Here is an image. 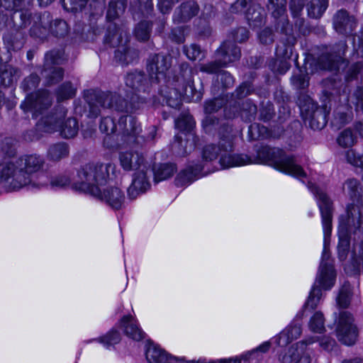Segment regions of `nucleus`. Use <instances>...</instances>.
I'll list each match as a JSON object with an SVG mask.
<instances>
[{
    "instance_id": "obj_1",
    "label": "nucleus",
    "mask_w": 363,
    "mask_h": 363,
    "mask_svg": "<svg viewBox=\"0 0 363 363\" xmlns=\"http://www.w3.org/2000/svg\"><path fill=\"white\" fill-rule=\"evenodd\" d=\"M150 78L147 79L143 72L128 73L125 77V84L138 94H148L150 91ZM84 99L89 106L90 117L96 118L101 109L108 108L118 112L132 113L140 108V104L146 101V97L138 95L133 96L131 103L127 101L116 92H104L88 90L84 93Z\"/></svg>"
},
{
    "instance_id": "obj_2",
    "label": "nucleus",
    "mask_w": 363,
    "mask_h": 363,
    "mask_svg": "<svg viewBox=\"0 0 363 363\" xmlns=\"http://www.w3.org/2000/svg\"><path fill=\"white\" fill-rule=\"evenodd\" d=\"M308 187L318 200V206L322 217L325 245L327 238L330 235L332 230L333 202L323 190L316 187L313 184L309 183ZM328 259L329 255L325 246L322 261L320 265V273L316 279V281L319 284V286H321L325 290L330 289L334 285L335 280V272L333 264L328 262Z\"/></svg>"
},
{
    "instance_id": "obj_3",
    "label": "nucleus",
    "mask_w": 363,
    "mask_h": 363,
    "mask_svg": "<svg viewBox=\"0 0 363 363\" xmlns=\"http://www.w3.org/2000/svg\"><path fill=\"white\" fill-rule=\"evenodd\" d=\"M231 128L223 125L219 130L220 135L219 145H206L203 150V158L206 161H212L220 154V163L223 168L245 165L249 162V158L245 155H230L233 150V138L230 134Z\"/></svg>"
},
{
    "instance_id": "obj_4",
    "label": "nucleus",
    "mask_w": 363,
    "mask_h": 363,
    "mask_svg": "<svg viewBox=\"0 0 363 363\" xmlns=\"http://www.w3.org/2000/svg\"><path fill=\"white\" fill-rule=\"evenodd\" d=\"M113 170L115 166L111 163H89L82 167L77 172L72 186L74 189L98 195L99 185L104 184L109 176V169Z\"/></svg>"
},
{
    "instance_id": "obj_5",
    "label": "nucleus",
    "mask_w": 363,
    "mask_h": 363,
    "mask_svg": "<svg viewBox=\"0 0 363 363\" xmlns=\"http://www.w3.org/2000/svg\"><path fill=\"white\" fill-rule=\"evenodd\" d=\"M249 158L248 164L267 163L277 170L296 177H305L306 174L302 167L296 164L292 156L286 155L281 150L268 146L262 147L257 152V157ZM246 165V164H245Z\"/></svg>"
},
{
    "instance_id": "obj_6",
    "label": "nucleus",
    "mask_w": 363,
    "mask_h": 363,
    "mask_svg": "<svg viewBox=\"0 0 363 363\" xmlns=\"http://www.w3.org/2000/svg\"><path fill=\"white\" fill-rule=\"evenodd\" d=\"M67 116V109L60 106L55 112L43 116L37 123L38 129L45 133L60 131L61 135L65 138H72L77 135L79 126L74 118H65Z\"/></svg>"
},
{
    "instance_id": "obj_7",
    "label": "nucleus",
    "mask_w": 363,
    "mask_h": 363,
    "mask_svg": "<svg viewBox=\"0 0 363 363\" xmlns=\"http://www.w3.org/2000/svg\"><path fill=\"white\" fill-rule=\"evenodd\" d=\"M142 129L135 118L130 115L121 116L118 120V133L128 145H142L146 141L154 140L156 135L155 126H151L147 134L140 135Z\"/></svg>"
},
{
    "instance_id": "obj_8",
    "label": "nucleus",
    "mask_w": 363,
    "mask_h": 363,
    "mask_svg": "<svg viewBox=\"0 0 363 363\" xmlns=\"http://www.w3.org/2000/svg\"><path fill=\"white\" fill-rule=\"evenodd\" d=\"M217 59L214 61L202 64L199 70L209 74H216L230 63L238 60L241 57V51L238 46L229 40H225L216 50Z\"/></svg>"
},
{
    "instance_id": "obj_9",
    "label": "nucleus",
    "mask_w": 363,
    "mask_h": 363,
    "mask_svg": "<svg viewBox=\"0 0 363 363\" xmlns=\"http://www.w3.org/2000/svg\"><path fill=\"white\" fill-rule=\"evenodd\" d=\"M172 65L170 55L162 53L152 54L147 60L146 69L152 83L166 82L167 72Z\"/></svg>"
},
{
    "instance_id": "obj_10",
    "label": "nucleus",
    "mask_w": 363,
    "mask_h": 363,
    "mask_svg": "<svg viewBox=\"0 0 363 363\" xmlns=\"http://www.w3.org/2000/svg\"><path fill=\"white\" fill-rule=\"evenodd\" d=\"M62 57L58 51H50L45 56L44 68L42 71L43 77L45 79V84L51 86L58 83L63 78L64 70L62 68L55 67L60 64Z\"/></svg>"
},
{
    "instance_id": "obj_11",
    "label": "nucleus",
    "mask_w": 363,
    "mask_h": 363,
    "mask_svg": "<svg viewBox=\"0 0 363 363\" xmlns=\"http://www.w3.org/2000/svg\"><path fill=\"white\" fill-rule=\"evenodd\" d=\"M22 174H18L16 179L21 184L28 185L31 182V176L40 171L45 163L44 159L38 155L32 154L21 157L18 160Z\"/></svg>"
},
{
    "instance_id": "obj_12",
    "label": "nucleus",
    "mask_w": 363,
    "mask_h": 363,
    "mask_svg": "<svg viewBox=\"0 0 363 363\" xmlns=\"http://www.w3.org/2000/svg\"><path fill=\"white\" fill-rule=\"evenodd\" d=\"M347 48L344 41L336 43L330 52L323 53L318 58V65L323 69L337 71L344 63V55Z\"/></svg>"
},
{
    "instance_id": "obj_13",
    "label": "nucleus",
    "mask_w": 363,
    "mask_h": 363,
    "mask_svg": "<svg viewBox=\"0 0 363 363\" xmlns=\"http://www.w3.org/2000/svg\"><path fill=\"white\" fill-rule=\"evenodd\" d=\"M336 333L342 343L349 346L355 343L357 331L356 326L353 325V317L350 312L342 311L340 313Z\"/></svg>"
},
{
    "instance_id": "obj_14",
    "label": "nucleus",
    "mask_w": 363,
    "mask_h": 363,
    "mask_svg": "<svg viewBox=\"0 0 363 363\" xmlns=\"http://www.w3.org/2000/svg\"><path fill=\"white\" fill-rule=\"evenodd\" d=\"M52 104L50 96L47 91H38L28 95L21 107L24 111H30L33 116H37L45 109L48 108Z\"/></svg>"
},
{
    "instance_id": "obj_15",
    "label": "nucleus",
    "mask_w": 363,
    "mask_h": 363,
    "mask_svg": "<svg viewBox=\"0 0 363 363\" xmlns=\"http://www.w3.org/2000/svg\"><path fill=\"white\" fill-rule=\"evenodd\" d=\"M315 342L313 337L307 340L301 341L293 345L287 353L279 356V359L283 363H311L310 354L308 352L307 346Z\"/></svg>"
},
{
    "instance_id": "obj_16",
    "label": "nucleus",
    "mask_w": 363,
    "mask_h": 363,
    "mask_svg": "<svg viewBox=\"0 0 363 363\" xmlns=\"http://www.w3.org/2000/svg\"><path fill=\"white\" fill-rule=\"evenodd\" d=\"M299 106L304 119L308 121L312 129L319 130L326 125L327 116L323 108L317 107L314 104H309L308 108L301 104Z\"/></svg>"
},
{
    "instance_id": "obj_17",
    "label": "nucleus",
    "mask_w": 363,
    "mask_h": 363,
    "mask_svg": "<svg viewBox=\"0 0 363 363\" xmlns=\"http://www.w3.org/2000/svg\"><path fill=\"white\" fill-rule=\"evenodd\" d=\"M333 23L337 33L345 35L351 33L357 26L355 18L345 9H340L334 14Z\"/></svg>"
},
{
    "instance_id": "obj_18",
    "label": "nucleus",
    "mask_w": 363,
    "mask_h": 363,
    "mask_svg": "<svg viewBox=\"0 0 363 363\" xmlns=\"http://www.w3.org/2000/svg\"><path fill=\"white\" fill-rule=\"evenodd\" d=\"M199 6L196 1H184L174 10L173 22L177 24L187 23L199 13Z\"/></svg>"
},
{
    "instance_id": "obj_19",
    "label": "nucleus",
    "mask_w": 363,
    "mask_h": 363,
    "mask_svg": "<svg viewBox=\"0 0 363 363\" xmlns=\"http://www.w3.org/2000/svg\"><path fill=\"white\" fill-rule=\"evenodd\" d=\"M22 174L21 169L19 168L18 160L15 162H4L0 164V183L6 182L13 189H20L26 184H21L16 179L18 174Z\"/></svg>"
},
{
    "instance_id": "obj_20",
    "label": "nucleus",
    "mask_w": 363,
    "mask_h": 363,
    "mask_svg": "<svg viewBox=\"0 0 363 363\" xmlns=\"http://www.w3.org/2000/svg\"><path fill=\"white\" fill-rule=\"evenodd\" d=\"M147 168L146 166L134 174L131 185L128 189V196L130 199H136L140 194L146 191L150 187L147 177Z\"/></svg>"
},
{
    "instance_id": "obj_21",
    "label": "nucleus",
    "mask_w": 363,
    "mask_h": 363,
    "mask_svg": "<svg viewBox=\"0 0 363 363\" xmlns=\"http://www.w3.org/2000/svg\"><path fill=\"white\" fill-rule=\"evenodd\" d=\"M93 196L105 202L110 207L113 209H120L125 200V196L122 191L116 186H109L105 189L103 192L99 189L98 195H93Z\"/></svg>"
},
{
    "instance_id": "obj_22",
    "label": "nucleus",
    "mask_w": 363,
    "mask_h": 363,
    "mask_svg": "<svg viewBox=\"0 0 363 363\" xmlns=\"http://www.w3.org/2000/svg\"><path fill=\"white\" fill-rule=\"evenodd\" d=\"M120 164L125 171L139 170L146 166L144 157L138 152L127 151L119 155Z\"/></svg>"
},
{
    "instance_id": "obj_23",
    "label": "nucleus",
    "mask_w": 363,
    "mask_h": 363,
    "mask_svg": "<svg viewBox=\"0 0 363 363\" xmlns=\"http://www.w3.org/2000/svg\"><path fill=\"white\" fill-rule=\"evenodd\" d=\"M146 359L150 363H184L183 359L168 356L163 350L153 344H150L146 350Z\"/></svg>"
},
{
    "instance_id": "obj_24",
    "label": "nucleus",
    "mask_w": 363,
    "mask_h": 363,
    "mask_svg": "<svg viewBox=\"0 0 363 363\" xmlns=\"http://www.w3.org/2000/svg\"><path fill=\"white\" fill-rule=\"evenodd\" d=\"M128 40V33L125 30L117 26L116 24H110L104 38V43L111 47L115 48L123 45Z\"/></svg>"
},
{
    "instance_id": "obj_25",
    "label": "nucleus",
    "mask_w": 363,
    "mask_h": 363,
    "mask_svg": "<svg viewBox=\"0 0 363 363\" xmlns=\"http://www.w3.org/2000/svg\"><path fill=\"white\" fill-rule=\"evenodd\" d=\"M121 325L128 337L136 341L144 338V332L137 325L132 315L123 316L121 320Z\"/></svg>"
},
{
    "instance_id": "obj_26",
    "label": "nucleus",
    "mask_w": 363,
    "mask_h": 363,
    "mask_svg": "<svg viewBox=\"0 0 363 363\" xmlns=\"http://www.w3.org/2000/svg\"><path fill=\"white\" fill-rule=\"evenodd\" d=\"M202 169L201 165L196 164L181 171L175 179L176 185L183 186L191 184L200 176Z\"/></svg>"
},
{
    "instance_id": "obj_27",
    "label": "nucleus",
    "mask_w": 363,
    "mask_h": 363,
    "mask_svg": "<svg viewBox=\"0 0 363 363\" xmlns=\"http://www.w3.org/2000/svg\"><path fill=\"white\" fill-rule=\"evenodd\" d=\"M138 50L127 46L121 45L115 51V59L121 65H128L138 60Z\"/></svg>"
},
{
    "instance_id": "obj_28",
    "label": "nucleus",
    "mask_w": 363,
    "mask_h": 363,
    "mask_svg": "<svg viewBox=\"0 0 363 363\" xmlns=\"http://www.w3.org/2000/svg\"><path fill=\"white\" fill-rule=\"evenodd\" d=\"M245 16L250 26L260 27L264 22L265 11L259 5L252 4L247 9Z\"/></svg>"
},
{
    "instance_id": "obj_29",
    "label": "nucleus",
    "mask_w": 363,
    "mask_h": 363,
    "mask_svg": "<svg viewBox=\"0 0 363 363\" xmlns=\"http://www.w3.org/2000/svg\"><path fill=\"white\" fill-rule=\"evenodd\" d=\"M160 94L163 97V101L173 108H179L182 106V94L177 88L164 87L160 90Z\"/></svg>"
},
{
    "instance_id": "obj_30",
    "label": "nucleus",
    "mask_w": 363,
    "mask_h": 363,
    "mask_svg": "<svg viewBox=\"0 0 363 363\" xmlns=\"http://www.w3.org/2000/svg\"><path fill=\"white\" fill-rule=\"evenodd\" d=\"M301 334V325L293 323L279 334L277 343L279 346L286 345L294 339L298 338Z\"/></svg>"
},
{
    "instance_id": "obj_31",
    "label": "nucleus",
    "mask_w": 363,
    "mask_h": 363,
    "mask_svg": "<svg viewBox=\"0 0 363 363\" xmlns=\"http://www.w3.org/2000/svg\"><path fill=\"white\" fill-rule=\"evenodd\" d=\"M69 153V146L65 143H57L50 146L48 150V160L58 162L68 157Z\"/></svg>"
},
{
    "instance_id": "obj_32",
    "label": "nucleus",
    "mask_w": 363,
    "mask_h": 363,
    "mask_svg": "<svg viewBox=\"0 0 363 363\" xmlns=\"http://www.w3.org/2000/svg\"><path fill=\"white\" fill-rule=\"evenodd\" d=\"M328 6V0H311L307 4L308 15L313 18H320Z\"/></svg>"
},
{
    "instance_id": "obj_33",
    "label": "nucleus",
    "mask_w": 363,
    "mask_h": 363,
    "mask_svg": "<svg viewBox=\"0 0 363 363\" xmlns=\"http://www.w3.org/2000/svg\"><path fill=\"white\" fill-rule=\"evenodd\" d=\"M153 170L155 181L158 182L172 177L177 170V167L174 164L164 163L155 167Z\"/></svg>"
},
{
    "instance_id": "obj_34",
    "label": "nucleus",
    "mask_w": 363,
    "mask_h": 363,
    "mask_svg": "<svg viewBox=\"0 0 363 363\" xmlns=\"http://www.w3.org/2000/svg\"><path fill=\"white\" fill-rule=\"evenodd\" d=\"M24 0H0V29L6 26L7 21L6 11L12 5L20 9L24 7Z\"/></svg>"
},
{
    "instance_id": "obj_35",
    "label": "nucleus",
    "mask_w": 363,
    "mask_h": 363,
    "mask_svg": "<svg viewBox=\"0 0 363 363\" xmlns=\"http://www.w3.org/2000/svg\"><path fill=\"white\" fill-rule=\"evenodd\" d=\"M20 77V70L11 65L4 66V69L1 71L0 77L2 83L9 86L17 81Z\"/></svg>"
},
{
    "instance_id": "obj_36",
    "label": "nucleus",
    "mask_w": 363,
    "mask_h": 363,
    "mask_svg": "<svg viewBox=\"0 0 363 363\" xmlns=\"http://www.w3.org/2000/svg\"><path fill=\"white\" fill-rule=\"evenodd\" d=\"M343 191L347 194L351 199L358 200L360 196L361 187L359 181L356 179H348L343 185Z\"/></svg>"
},
{
    "instance_id": "obj_37",
    "label": "nucleus",
    "mask_w": 363,
    "mask_h": 363,
    "mask_svg": "<svg viewBox=\"0 0 363 363\" xmlns=\"http://www.w3.org/2000/svg\"><path fill=\"white\" fill-rule=\"evenodd\" d=\"M126 7L125 0L111 1L108 4L106 17L108 20H114L121 15Z\"/></svg>"
},
{
    "instance_id": "obj_38",
    "label": "nucleus",
    "mask_w": 363,
    "mask_h": 363,
    "mask_svg": "<svg viewBox=\"0 0 363 363\" xmlns=\"http://www.w3.org/2000/svg\"><path fill=\"white\" fill-rule=\"evenodd\" d=\"M152 30V24L149 21H140L135 27L134 35L136 39L141 42L149 40Z\"/></svg>"
},
{
    "instance_id": "obj_39",
    "label": "nucleus",
    "mask_w": 363,
    "mask_h": 363,
    "mask_svg": "<svg viewBox=\"0 0 363 363\" xmlns=\"http://www.w3.org/2000/svg\"><path fill=\"white\" fill-rule=\"evenodd\" d=\"M257 112V108L250 100L242 102L240 106V114L246 121H252L255 118Z\"/></svg>"
},
{
    "instance_id": "obj_40",
    "label": "nucleus",
    "mask_w": 363,
    "mask_h": 363,
    "mask_svg": "<svg viewBox=\"0 0 363 363\" xmlns=\"http://www.w3.org/2000/svg\"><path fill=\"white\" fill-rule=\"evenodd\" d=\"M50 33L56 37H64L68 33V26L62 19H55L50 25Z\"/></svg>"
},
{
    "instance_id": "obj_41",
    "label": "nucleus",
    "mask_w": 363,
    "mask_h": 363,
    "mask_svg": "<svg viewBox=\"0 0 363 363\" xmlns=\"http://www.w3.org/2000/svg\"><path fill=\"white\" fill-rule=\"evenodd\" d=\"M135 13H141L143 16L148 15L153 9L152 0H135L131 4Z\"/></svg>"
},
{
    "instance_id": "obj_42",
    "label": "nucleus",
    "mask_w": 363,
    "mask_h": 363,
    "mask_svg": "<svg viewBox=\"0 0 363 363\" xmlns=\"http://www.w3.org/2000/svg\"><path fill=\"white\" fill-rule=\"evenodd\" d=\"M325 318L320 311H317L311 317L309 322L310 329L317 333H322L325 330Z\"/></svg>"
},
{
    "instance_id": "obj_43",
    "label": "nucleus",
    "mask_w": 363,
    "mask_h": 363,
    "mask_svg": "<svg viewBox=\"0 0 363 363\" xmlns=\"http://www.w3.org/2000/svg\"><path fill=\"white\" fill-rule=\"evenodd\" d=\"M195 125V121L192 116L182 114L175 121V126L182 131H191Z\"/></svg>"
},
{
    "instance_id": "obj_44",
    "label": "nucleus",
    "mask_w": 363,
    "mask_h": 363,
    "mask_svg": "<svg viewBox=\"0 0 363 363\" xmlns=\"http://www.w3.org/2000/svg\"><path fill=\"white\" fill-rule=\"evenodd\" d=\"M186 140L182 139V138L178 135H175L174 140L172 143V150L174 154L184 157L188 154Z\"/></svg>"
},
{
    "instance_id": "obj_45",
    "label": "nucleus",
    "mask_w": 363,
    "mask_h": 363,
    "mask_svg": "<svg viewBox=\"0 0 363 363\" xmlns=\"http://www.w3.org/2000/svg\"><path fill=\"white\" fill-rule=\"evenodd\" d=\"M321 296L322 292L320 288L318 286H314L310 292L306 303L304 304V308H311L312 310L315 309L320 301Z\"/></svg>"
},
{
    "instance_id": "obj_46",
    "label": "nucleus",
    "mask_w": 363,
    "mask_h": 363,
    "mask_svg": "<svg viewBox=\"0 0 363 363\" xmlns=\"http://www.w3.org/2000/svg\"><path fill=\"white\" fill-rule=\"evenodd\" d=\"M337 143L342 147L352 146L355 143V137L349 128L342 130L337 137Z\"/></svg>"
},
{
    "instance_id": "obj_47",
    "label": "nucleus",
    "mask_w": 363,
    "mask_h": 363,
    "mask_svg": "<svg viewBox=\"0 0 363 363\" xmlns=\"http://www.w3.org/2000/svg\"><path fill=\"white\" fill-rule=\"evenodd\" d=\"M248 38L249 31L247 28L245 27H240L233 30L228 36V39L226 40H229L235 45V42L242 43L247 40Z\"/></svg>"
},
{
    "instance_id": "obj_48",
    "label": "nucleus",
    "mask_w": 363,
    "mask_h": 363,
    "mask_svg": "<svg viewBox=\"0 0 363 363\" xmlns=\"http://www.w3.org/2000/svg\"><path fill=\"white\" fill-rule=\"evenodd\" d=\"M268 9L272 11L274 17L278 18L284 15L286 10V0H269Z\"/></svg>"
},
{
    "instance_id": "obj_49",
    "label": "nucleus",
    "mask_w": 363,
    "mask_h": 363,
    "mask_svg": "<svg viewBox=\"0 0 363 363\" xmlns=\"http://www.w3.org/2000/svg\"><path fill=\"white\" fill-rule=\"evenodd\" d=\"M76 89L73 87L71 82H67L62 84L57 89V97L59 100H65L74 96Z\"/></svg>"
},
{
    "instance_id": "obj_50",
    "label": "nucleus",
    "mask_w": 363,
    "mask_h": 363,
    "mask_svg": "<svg viewBox=\"0 0 363 363\" xmlns=\"http://www.w3.org/2000/svg\"><path fill=\"white\" fill-rule=\"evenodd\" d=\"M226 104V100L223 98H215L205 103L204 111L206 114H212L217 112Z\"/></svg>"
},
{
    "instance_id": "obj_51",
    "label": "nucleus",
    "mask_w": 363,
    "mask_h": 363,
    "mask_svg": "<svg viewBox=\"0 0 363 363\" xmlns=\"http://www.w3.org/2000/svg\"><path fill=\"white\" fill-rule=\"evenodd\" d=\"M351 290L349 285H344L340 290L337 303L341 308H347L350 303Z\"/></svg>"
},
{
    "instance_id": "obj_52",
    "label": "nucleus",
    "mask_w": 363,
    "mask_h": 363,
    "mask_svg": "<svg viewBox=\"0 0 363 363\" xmlns=\"http://www.w3.org/2000/svg\"><path fill=\"white\" fill-rule=\"evenodd\" d=\"M99 128L101 132L111 135L115 132H118V125L116 124L114 120L111 117H105L101 121Z\"/></svg>"
},
{
    "instance_id": "obj_53",
    "label": "nucleus",
    "mask_w": 363,
    "mask_h": 363,
    "mask_svg": "<svg viewBox=\"0 0 363 363\" xmlns=\"http://www.w3.org/2000/svg\"><path fill=\"white\" fill-rule=\"evenodd\" d=\"M274 115L273 104L269 101L261 104L259 118L264 122L270 121Z\"/></svg>"
},
{
    "instance_id": "obj_54",
    "label": "nucleus",
    "mask_w": 363,
    "mask_h": 363,
    "mask_svg": "<svg viewBox=\"0 0 363 363\" xmlns=\"http://www.w3.org/2000/svg\"><path fill=\"white\" fill-rule=\"evenodd\" d=\"M346 160L348 163L356 167L363 168V155L349 150L345 153Z\"/></svg>"
},
{
    "instance_id": "obj_55",
    "label": "nucleus",
    "mask_w": 363,
    "mask_h": 363,
    "mask_svg": "<svg viewBox=\"0 0 363 363\" xmlns=\"http://www.w3.org/2000/svg\"><path fill=\"white\" fill-rule=\"evenodd\" d=\"M217 81L220 84L223 89H228L233 86L234 84V79L232 75L226 71H221L218 73Z\"/></svg>"
},
{
    "instance_id": "obj_56",
    "label": "nucleus",
    "mask_w": 363,
    "mask_h": 363,
    "mask_svg": "<svg viewBox=\"0 0 363 363\" xmlns=\"http://www.w3.org/2000/svg\"><path fill=\"white\" fill-rule=\"evenodd\" d=\"M40 81V79L36 74H31L24 79L22 87L26 91H30L38 86Z\"/></svg>"
},
{
    "instance_id": "obj_57",
    "label": "nucleus",
    "mask_w": 363,
    "mask_h": 363,
    "mask_svg": "<svg viewBox=\"0 0 363 363\" xmlns=\"http://www.w3.org/2000/svg\"><path fill=\"white\" fill-rule=\"evenodd\" d=\"M184 52L191 60L200 59V56L202 55L200 47L196 44H192L189 47H184Z\"/></svg>"
},
{
    "instance_id": "obj_58",
    "label": "nucleus",
    "mask_w": 363,
    "mask_h": 363,
    "mask_svg": "<svg viewBox=\"0 0 363 363\" xmlns=\"http://www.w3.org/2000/svg\"><path fill=\"white\" fill-rule=\"evenodd\" d=\"M121 340L120 333L117 330H112L106 336L100 339V342L106 346L117 344Z\"/></svg>"
},
{
    "instance_id": "obj_59",
    "label": "nucleus",
    "mask_w": 363,
    "mask_h": 363,
    "mask_svg": "<svg viewBox=\"0 0 363 363\" xmlns=\"http://www.w3.org/2000/svg\"><path fill=\"white\" fill-rule=\"evenodd\" d=\"M252 91L251 84L248 82H244L237 88L232 96L240 99L250 94Z\"/></svg>"
},
{
    "instance_id": "obj_60",
    "label": "nucleus",
    "mask_w": 363,
    "mask_h": 363,
    "mask_svg": "<svg viewBox=\"0 0 363 363\" xmlns=\"http://www.w3.org/2000/svg\"><path fill=\"white\" fill-rule=\"evenodd\" d=\"M180 76L177 77V81H181L183 84L190 80L191 69L187 63H182L179 67Z\"/></svg>"
},
{
    "instance_id": "obj_61",
    "label": "nucleus",
    "mask_w": 363,
    "mask_h": 363,
    "mask_svg": "<svg viewBox=\"0 0 363 363\" xmlns=\"http://www.w3.org/2000/svg\"><path fill=\"white\" fill-rule=\"evenodd\" d=\"M70 179L67 175H58L52 178L50 184L53 187L63 188L68 186L70 184Z\"/></svg>"
},
{
    "instance_id": "obj_62",
    "label": "nucleus",
    "mask_w": 363,
    "mask_h": 363,
    "mask_svg": "<svg viewBox=\"0 0 363 363\" xmlns=\"http://www.w3.org/2000/svg\"><path fill=\"white\" fill-rule=\"evenodd\" d=\"M218 118L211 114H207L203 120V126L206 132H211L213 128H216L218 125Z\"/></svg>"
},
{
    "instance_id": "obj_63",
    "label": "nucleus",
    "mask_w": 363,
    "mask_h": 363,
    "mask_svg": "<svg viewBox=\"0 0 363 363\" xmlns=\"http://www.w3.org/2000/svg\"><path fill=\"white\" fill-rule=\"evenodd\" d=\"M306 0H291L289 8L294 16H299Z\"/></svg>"
},
{
    "instance_id": "obj_64",
    "label": "nucleus",
    "mask_w": 363,
    "mask_h": 363,
    "mask_svg": "<svg viewBox=\"0 0 363 363\" xmlns=\"http://www.w3.org/2000/svg\"><path fill=\"white\" fill-rule=\"evenodd\" d=\"M259 39L261 43L264 45H269L274 41V35L270 28H265L262 30L259 34Z\"/></svg>"
}]
</instances>
